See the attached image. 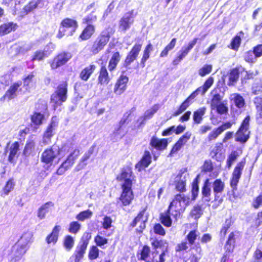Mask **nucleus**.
<instances>
[{"mask_svg": "<svg viewBox=\"0 0 262 262\" xmlns=\"http://www.w3.org/2000/svg\"><path fill=\"white\" fill-rule=\"evenodd\" d=\"M184 174V172L181 173L180 174H178L176 178V181H178L176 185V188L178 191L182 192L185 191V180L181 179V177Z\"/></svg>", "mask_w": 262, "mask_h": 262, "instance_id": "nucleus-50", "label": "nucleus"}, {"mask_svg": "<svg viewBox=\"0 0 262 262\" xmlns=\"http://www.w3.org/2000/svg\"><path fill=\"white\" fill-rule=\"evenodd\" d=\"M152 45L151 43H149L145 48L144 51V54L143 57L141 59V64H142V67H144L145 66V62L147 60V59L149 57V53L152 50Z\"/></svg>", "mask_w": 262, "mask_h": 262, "instance_id": "nucleus-54", "label": "nucleus"}, {"mask_svg": "<svg viewBox=\"0 0 262 262\" xmlns=\"http://www.w3.org/2000/svg\"><path fill=\"white\" fill-rule=\"evenodd\" d=\"M15 186V182L13 178H10L6 182L2 190V195H7L13 190Z\"/></svg>", "mask_w": 262, "mask_h": 262, "instance_id": "nucleus-36", "label": "nucleus"}, {"mask_svg": "<svg viewBox=\"0 0 262 262\" xmlns=\"http://www.w3.org/2000/svg\"><path fill=\"white\" fill-rule=\"evenodd\" d=\"M252 93L257 95L262 92V82L261 81L255 82L252 86Z\"/></svg>", "mask_w": 262, "mask_h": 262, "instance_id": "nucleus-64", "label": "nucleus"}, {"mask_svg": "<svg viewBox=\"0 0 262 262\" xmlns=\"http://www.w3.org/2000/svg\"><path fill=\"white\" fill-rule=\"evenodd\" d=\"M21 85L20 81L12 83L6 91L5 94L0 98V101L4 102L6 100H10L16 96V92Z\"/></svg>", "mask_w": 262, "mask_h": 262, "instance_id": "nucleus-13", "label": "nucleus"}, {"mask_svg": "<svg viewBox=\"0 0 262 262\" xmlns=\"http://www.w3.org/2000/svg\"><path fill=\"white\" fill-rule=\"evenodd\" d=\"M48 56L47 51L45 50H38L35 51L31 57V60L34 61H43Z\"/></svg>", "mask_w": 262, "mask_h": 262, "instance_id": "nucleus-35", "label": "nucleus"}, {"mask_svg": "<svg viewBox=\"0 0 262 262\" xmlns=\"http://www.w3.org/2000/svg\"><path fill=\"white\" fill-rule=\"evenodd\" d=\"M244 59L246 62L249 63H254L256 60L255 56L253 51H249L247 52L244 55Z\"/></svg>", "mask_w": 262, "mask_h": 262, "instance_id": "nucleus-57", "label": "nucleus"}, {"mask_svg": "<svg viewBox=\"0 0 262 262\" xmlns=\"http://www.w3.org/2000/svg\"><path fill=\"white\" fill-rule=\"evenodd\" d=\"M81 228L80 224L77 221H73L69 224L68 231L73 234H77Z\"/></svg>", "mask_w": 262, "mask_h": 262, "instance_id": "nucleus-49", "label": "nucleus"}, {"mask_svg": "<svg viewBox=\"0 0 262 262\" xmlns=\"http://www.w3.org/2000/svg\"><path fill=\"white\" fill-rule=\"evenodd\" d=\"M38 3L33 1H30L26 5H25L23 9V11L24 14L27 15L28 13L32 12L33 10L36 9L37 7Z\"/></svg>", "mask_w": 262, "mask_h": 262, "instance_id": "nucleus-46", "label": "nucleus"}, {"mask_svg": "<svg viewBox=\"0 0 262 262\" xmlns=\"http://www.w3.org/2000/svg\"><path fill=\"white\" fill-rule=\"evenodd\" d=\"M202 214V210L200 206H195L190 212V215L194 219H199Z\"/></svg>", "mask_w": 262, "mask_h": 262, "instance_id": "nucleus-62", "label": "nucleus"}, {"mask_svg": "<svg viewBox=\"0 0 262 262\" xmlns=\"http://www.w3.org/2000/svg\"><path fill=\"white\" fill-rule=\"evenodd\" d=\"M249 116H246L243 121L242 124L236 134V141L241 143H245L249 138L250 131L249 130Z\"/></svg>", "mask_w": 262, "mask_h": 262, "instance_id": "nucleus-8", "label": "nucleus"}, {"mask_svg": "<svg viewBox=\"0 0 262 262\" xmlns=\"http://www.w3.org/2000/svg\"><path fill=\"white\" fill-rule=\"evenodd\" d=\"M97 17L92 13L82 19V23L86 25H94L93 22L96 21Z\"/></svg>", "mask_w": 262, "mask_h": 262, "instance_id": "nucleus-53", "label": "nucleus"}, {"mask_svg": "<svg viewBox=\"0 0 262 262\" xmlns=\"http://www.w3.org/2000/svg\"><path fill=\"white\" fill-rule=\"evenodd\" d=\"M212 187L213 188V193H214L215 200H217L220 198L221 194L224 190L225 184L221 179H216L212 183Z\"/></svg>", "mask_w": 262, "mask_h": 262, "instance_id": "nucleus-28", "label": "nucleus"}, {"mask_svg": "<svg viewBox=\"0 0 262 262\" xmlns=\"http://www.w3.org/2000/svg\"><path fill=\"white\" fill-rule=\"evenodd\" d=\"M75 240L74 237L71 235H67L64 236L63 240V246L68 251H70L74 247Z\"/></svg>", "mask_w": 262, "mask_h": 262, "instance_id": "nucleus-38", "label": "nucleus"}, {"mask_svg": "<svg viewBox=\"0 0 262 262\" xmlns=\"http://www.w3.org/2000/svg\"><path fill=\"white\" fill-rule=\"evenodd\" d=\"M150 252V248L147 246H144L141 252V257L140 258L142 260H143L146 262H151L152 261V259L154 257L153 256L152 258L150 257L149 254Z\"/></svg>", "mask_w": 262, "mask_h": 262, "instance_id": "nucleus-43", "label": "nucleus"}, {"mask_svg": "<svg viewBox=\"0 0 262 262\" xmlns=\"http://www.w3.org/2000/svg\"><path fill=\"white\" fill-rule=\"evenodd\" d=\"M191 135V133L189 132H186L182 137H181L171 149L169 156H172L174 154L177 153L189 140Z\"/></svg>", "mask_w": 262, "mask_h": 262, "instance_id": "nucleus-18", "label": "nucleus"}, {"mask_svg": "<svg viewBox=\"0 0 262 262\" xmlns=\"http://www.w3.org/2000/svg\"><path fill=\"white\" fill-rule=\"evenodd\" d=\"M206 112V108L202 107L199 108L193 112V120L195 124H200L202 123L203 116Z\"/></svg>", "mask_w": 262, "mask_h": 262, "instance_id": "nucleus-33", "label": "nucleus"}, {"mask_svg": "<svg viewBox=\"0 0 262 262\" xmlns=\"http://www.w3.org/2000/svg\"><path fill=\"white\" fill-rule=\"evenodd\" d=\"M189 198L184 194H177L170 203L168 209L171 211V215L177 218L188 205Z\"/></svg>", "mask_w": 262, "mask_h": 262, "instance_id": "nucleus-4", "label": "nucleus"}, {"mask_svg": "<svg viewBox=\"0 0 262 262\" xmlns=\"http://www.w3.org/2000/svg\"><path fill=\"white\" fill-rule=\"evenodd\" d=\"M19 150V144L18 142L15 141L13 143L9 148V155L8 160L9 162L14 163L17 159V152Z\"/></svg>", "mask_w": 262, "mask_h": 262, "instance_id": "nucleus-23", "label": "nucleus"}, {"mask_svg": "<svg viewBox=\"0 0 262 262\" xmlns=\"http://www.w3.org/2000/svg\"><path fill=\"white\" fill-rule=\"evenodd\" d=\"M231 224V220L230 219H226L225 221V224H224L223 226L222 227L221 231L220 234L221 236H224L228 230V229L229 228Z\"/></svg>", "mask_w": 262, "mask_h": 262, "instance_id": "nucleus-63", "label": "nucleus"}, {"mask_svg": "<svg viewBox=\"0 0 262 262\" xmlns=\"http://www.w3.org/2000/svg\"><path fill=\"white\" fill-rule=\"evenodd\" d=\"M144 211L140 212L132 222V227L139 225V228H137L136 230L140 233L142 232L143 229L145 227V221L146 219L144 217Z\"/></svg>", "mask_w": 262, "mask_h": 262, "instance_id": "nucleus-24", "label": "nucleus"}, {"mask_svg": "<svg viewBox=\"0 0 262 262\" xmlns=\"http://www.w3.org/2000/svg\"><path fill=\"white\" fill-rule=\"evenodd\" d=\"M212 70V66L211 65L206 64L201 68L199 71V74L202 76H205L207 74H209Z\"/></svg>", "mask_w": 262, "mask_h": 262, "instance_id": "nucleus-60", "label": "nucleus"}, {"mask_svg": "<svg viewBox=\"0 0 262 262\" xmlns=\"http://www.w3.org/2000/svg\"><path fill=\"white\" fill-rule=\"evenodd\" d=\"M111 34L106 30L102 31L92 42L89 47L91 55H96L103 50L110 40Z\"/></svg>", "mask_w": 262, "mask_h": 262, "instance_id": "nucleus-1", "label": "nucleus"}, {"mask_svg": "<svg viewBox=\"0 0 262 262\" xmlns=\"http://www.w3.org/2000/svg\"><path fill=\"white\" fill-rule=\"evenodd\" d=\"M236 234L234 232H231L228 236L227 241L226 242L225 249V253H227L229 255L231 253L234 248V244L235 242Z\"/></svg>", "mask_w": 262, "mask_h": 262, "instance_id": "nucleus-31", "label": "nucleus"}, {"mask_svg": "<svg viewBox=\"0 0 262 262\" xmlns=\"http://www.w3.org/2000/svg\"><path fill=\"white\" fill-rule=\"evenodd\" d=\"M96 69V65L89 64L82 69L79 73V77L83 81H87Z\"/></svg>", "mask_w": 262, "mask_h": 262, "instance_id": "nucleus-17", "label": "nucleus"}, {"mask_svg": "<svg viewBox=\"0 0 262 262\" xmlns=\"http://www.w3.org/2000/svg\"><path fill=\"white\" fill-rule=\"evenodd\" d=\"M244 33L242 31H241L238 34L236 35L231 40L230 43V48L232 50L235 51H237L241 43V35H243Z\"/></svg>", "mask_w": 262, "mask_h": 262, "instance_id": "nucleus-42", "label": "nucleus"}, {"mask_svg": "<svg viewBox=\"0 0 262 262\" xmlns=\"http://www.w3.org/2000/svg\"><path fill=\"white\" fill-rule=\"evenodd\" d=\"M232 126V124L229 122H227L223 124L219 127L214 129L210 132L208 136L209 141L215 139L220 134H221L226 129L230 128Z\"/></svg>", "mask_w": 262, "mask_h": 262, "instance_id": "nucleus-20", "label": "nucleus"}, {"mask_svg": "<svg viewBox=\"0 0 262 262\" xmlns=\"http://www.w3.org/2000/svg\"><path fill=\"white\" fill-rule=\"evenodd\" d=\"M99 250L97 246L95 245L92 246L90 247L89 253L88 257L90 260L96 259L99 257Z\"/></svg>", "mask_w": 262, "mask_h": 262, "instance_id": "nucleus-47", "label": "nucleus"}, {"mask_svg": "<svg viewBox=\"0 0 262 262\" xmlns=\"http://www.w3.org/2000/svg\"><path fill=\"white\" fill-rule=\"evenodd\" d=\"M120 59L121 55L119 52H114L108 61V69L110 72H112L116 69Z\"/></svg>", "mask_w": 262, "mask_h": 262, "instance_id": "nucleus-29", "label": "nucleus"}, {"mask_svg": "<svg viewBox=\"0 0 262 262\" xmlns=\"http://www.w3.org/2000/svg\"><path fill=\"white\" fill-rule=\"evenodd\" d=\"M159 109L158 105H154L151 108L147 110L143 116L140 117L137 121L134 126L135 127L140 128L145 124V121L150 119L154 114L157 112Z\"/></svg>", "mask_w": 262, "mask_h": 262, "instance_id": "nucleus-14", "label": "nucleus"}, {"mask_svg": "<svg viewBox=\"0 0 262 262\" xmlns=\"http://www.w3.org/2000/svg\"><path fill=\"white\" fill-rule=\"evenodd\" d=\"M35 73L33 71L30 72L27 76L23 78L24 86H28L35 76Z\"/></svg>", "mask_w": 262, "mask_h": 262, "instance_id": "nucleus-61", "label": "nucleus"}, {"mask_svg": "<svg viewBox=\"0 0 262 262\" xmlns=\"http://www.w3.org/2000/svg\"><path fill=\"white\" fill-rule=\"evenodd\" d=\"M212 183L209 179H206L202 188V194L203 198L206 202H209L211 192Z\"/></svg>", "mask_w": 262, "mask_h": 262, "instance_id": "nucleus-27", "label": "nucleus"}, {"mask_svg": "<svg viewBox=\"0 0 262 262\" xmlns=\"http://www.w3.org/2000/svg\"><path fill=\"white\" fill-rule=\"evenodd\" d=\"M26 245L20 244L19 241L16 242L13 246L12 252L16 258L21 257L26 252Z\"/></svg>", "mask_w": 262, "mask_h": 262, "instance_id": "nucleus-30", "label": "nucleus"}, {"mask_svg": "<svg viewBox=\"0 0 262 262\" xmlns=\"http://www.w3.org/2000/svg\"><path fill=\"white\" fill-rule=\"evenodd\" d=\"M96 32L95 25H86L80 33L78 39L80 41H86L92 37Z\"/></svg>", "mask_w": 262, "mask_h": 262, "instance_id": "nucleus-16", "label": "nucleus"}, {"mask_svg": "<svg viewBox=\"0 0 262 262\" xmlns=\"http://www.w3.org/2000/svg\"><path fill=\"white\" fill-rule=\"evenodd\" d=\"M191 104V102H189L186 99L180 106L178 110L176 111L173 114V116H178L183 112H184Z\"/></svg>", "mask_w": 262, "mask_h": 262, "instance_id": "nucleus-51", "label": "nucleus"}, {"mask_svg": "<svg viewBox=\"0 0 262 262\" xmlns=\"http://www.w3.org/2000/svg\"><path fill=\"white\" fill-rule=\"evenodd\" d=\"M32 123L36 126H39L42 123L44 115L40 113L35 112L31 116Z\"/></svg>", "mask_w": 262, "mask_h": 262, "instance_id": "nucleus-39", "label": "nucleus"}, {"mask_svg": "<svg viewBox=\"0 0 262 262\" xmlns=\"http://www.w3.org/2000/svg\"><path fill=\"white\" fill-rule=\"evenodd\" d=\"M177 39L174 38L172 39L170 43L166 46L160 54V57H164L167 55L168 52L172 50L175 47Z\"/></svg>", "mask_w": 262, "mask_h": 262, "instance_id": "nucleus-48", "label": "nucleus"}, {"mask_svg": "<svg viewBox=\"0 0 262 262\" xmlns=\"http://www.w3.org/2000/svg\"><path fill=\"white\" fill-rule=\"evenodd\" d=\"M61 227L59 225H55L51 233H50L46 237L45 241L48 244H56L58 240L59 232Z\"/></svg>", "mask_w": 262, "mask_h": 262, "instance_id": "nucleus-21", "label": "nucleus"}, {"mask_svg": "<svg viewBox=\"0 0 262 262\" xmlns=\"http://www.w3.org/2000/svg\"><path fill=\"white\" fill-rule=\"evenodd\" d=\"M80 154V152L79 149L77 148L74 149L62 162L56 170V173L58 175L63 174L66 171L70 169L73 166Z\"/></svg>", "mask_w": 262, "mask_h": 262, "instance_id": "nucleus-6", "label": "nucleus"}, {"mask_svg": "<svg viewBox=\"0 0 262 262\" xmlns=\"http://www.w3.org/2000/svg\"><path fill=\"white\" fill-rule=\"evenodd\" d=\"M78 27V24L76 19L69 17L64 18L60 23V26L56 37L61 39L65 35L68 29H71L75 31L77 29Z\"/></svg>", "mask_w": 262, "mask_h": 262, "instance_id": "nucleus-7", "label": "nucleus"}, {"mask_svg": "<svg viewBox=\"0 0 262 262\" xmlns=\"http://www.w3.org/2000/svg\"><path fill=\"white\" fill-rule=\"evenodd\" d=\"M18 27V25L12 21L4 23L0 25V36H4L12 32H14Z\"/></svg>", "mask_w": 262, "mask_h": 262, "instance_id": "nucleus-22", "label": "nucleus"}, {"mask_svg": "<svg viewBox=\"0 0 262 262\" xmlns=\"http://www.w3.org/2000/svg\"><path fill=\"white\" fill-rule=\"evenodd\" d=\"M198 40V38H194L190 41L187 46H184L178 53V56L173 60V65H178L188 54L189 51L193 48Z\"/></svg>", "mask_w": 262, "mask_h": 262, "instance_id": "nucleus-12", "label": "nucleus"}, {"mask_svg": "<svg viewBox=\"0 0 262 262\" xmlns=\"http://www.w3.org/2000/svg\"><path fill=\"white\" fill-rule=\"evenodd\" d=\"M96 246L102 247L108 243V239L100 235H97L94 238Z\"/></svg>", "mask_w": 262, "mask_h": 262, "instance_id": "nucleus-58", "label": "nucleus"}, {"mask_svg": "<svg viewBox=\"0 0 262 262\" xmlns=\"http://www.w3.org/2000/svg\"><path fill=\"white\" fill-rule=\"evenodd\" d=\"M245 165V160L243 159L237 163L232 173V179L230 181V185L233 190L236 189V186L241 178L242 170Z\"/></svg>", "mask_w": 262, "mask_h": 262, "instance_id": "nucleus-11", "label": "nucleus"}, {"mask_svg": "<svg viewBox=\"0 0 262 262\" xmlns=\"http://www.w3.org/2000/svg\"><path fill=\"white\" fill-rule=\"evenodd\" d=\"M238 156V154L236 151L231 152L227 160V165L229 168L231 166L232 164L236 160Z\"/></svg>", "mask_w": 262, "mask_h": 262, "instance_id": "nucleus-59", "label": "nucleus"}, {"mask_svg": "<svg viewBox=\"0 0 262 262\" xmlns=\"http://www.w3.org/2000/svg\"><path fill=\"white\" fill-rule=\"evenodd\" d=\"M199 235V232L196 230L190 231L186 236V238L190 245L194 243L195 239Z\"/></svg>", "mask_w": 262, "mask_h": 262, "instance_id": "nucleus-55", "label": "nucleus"}, {"mask_svg": "<svg viewBox=\"0 0 262 262\" xmlns=\"http://www.w3.org/2000/svg\"><path fill=\"white\" fill-rule=\"evenodd\" d=\"M35 146V142L33 139H28L25 145L23 154L25 156H28L34 150Z\"/></svg>", "mask_w": 262, "mask_h": 262, "instance_id": "nucleus-41", "label": "nucleus"}, {"mask_svg": "<svg viewBox=\"0 0 262 262\" xmlns=\"http://www.w3.org/2000/svg\"><path fill=\"white\" fill-rule=\"evenodd\" d=\"M92 215V212L88 209L86 210L82 211L79 212L76 215V219L80 221H83L85 219L90 218Z\"/></svg>", "mask_w": 262, "mask_h": 262, "instance_id": "nucleus-52", "label": "nucleus"}, {"mask_svg": "<svg viewBox=\"0 0 262 262\" xmlns=\"http://www.w3.org/2000/svg\"><path fill=\"white\" fill-rule=\"evenodd\" d=\"M54 130L52 128L47 127L43 134V142L45 144H49L51 141V139L54 136Z\"/></svg>", "mask_w": 262, "mask_h": 262, "instance_id": "nucleus-44", "label": "nucleus"}, {"mask_svg": "<svg viewBox=\"0 0 262 262\" xmlns=\"http://www.w3.org/2000/svg\"><path fill=\"white\" fill-rule=\"evenodd\" d=\"M68 83L67 80L59 83L50 98L51 102L53 103L54 110L66 102L68 99Z\"/></svg>", "mask_w": 262, "mask_h": 262, "instance_id": "nucleus-3", "label": "nucleus"}, {"mask_svg": "<svg viewBox=\"0 0 262 262\" xmlns=\"http://www.w3.org/2000/svg\"><path fill=\"white\" fill-rule=\"evenodd\" d=\"M53 146L46 148L41 153L40 161L42 163L47 165H51L54 160L59 154V151L57 153L53 150Z\"/></svg>", "mask_w": 262, "mask_h": 262, "instance_id": "nucleus-9", "label": "nucleus"}, {"mask_svg": "<svg viewBox=\"0 0 262 262\" xmlns=\"http://www.w3.org/2000/svg\"><path fill=\"white\" fill-rule=\"evenodd\" d=\"M71 52L63 51L56 54L49 62L51 70H55L66 65L72 58Z\"/></svg>", "mask_w": 262, "mask_h": 262, "instance_id": "nucleus-5", "label": "nucleus"}, {"mask_svg": "<svg viewBox=\"0 0 262 262\" xmlns=\"http://www.w3.org/2000/svg\"><path fill=\"white\" fill-rule=\"evenodd\" d=\"M131 19V13L128 12L125 14L119 21V28L122 31H125L130 27Z\"/></svg>", "mask_w": 262, "mask_h": 262, "instance_id": "nucleus-32", "label": "nucleus"}, {"mask_svg": "<svg viewBox=\"0 0 262 262\" xmlns=\"http://www.w3.org/2000/svg\"><path fill=\"white\" fill-rule=\"evenodd\" d=\"M231 97V100L237 108H241L244 106L245 100L242 96L237 94H233Z\"/></svg>", "mask_w": 262, "mask_h": 262, "instance_id": "nucleus-40", "label": "nucleus"}, {"mask_svg": "<svg viewBox=\"0 0 262 262\" xmlns=\"http://www.w3.org/2000/svg\"><path fill=\"white\" fill-rule=\"evenodd\" d=\"M128 78L121 74L117 79L114 89V93L120 95L122 94L126 89Z\"/></svg>", "mask_w": 262, "mask_h": 262, "instance_id": "nucleus-15", "label": "nucleus"}, {"mask_svg": "<svg viewBox=\"0 0 262 262\" xmlns=\"http://www.w3.org/2000/svg\"><path fill=\"white\" fill-rule=\"evenodd\" d=\"M91 237L90 232H85L83 234L79 244L70 257V262H80L83 259Z\"/></svg>", "mask_w": 262, "mask_h": 262, "instance_id": "nucleus-2", "label": "nucleus"}, {"mask_svg": "<svg viewBox=\"0 0 262 262\" xmlns=\"http://www.w3.org/2000/svg\"><path fill=\"white\" fill-rule=\"evenodd\" d=\"M108 72L105 66H101L98 72V83L101 85L107 84L110 81Z\"/></svg>", "mask_w": 262, "mask_h": 262, "instance_id": "nucleus-19", "label": "nucleus"}, {"mask_svg": "<svg viewBox=\"0 0 262 262\" xmlns=\"http://www.w3.org/2000/svg\"><path fill=\"white\" fill-rule=\"evenodd\" d=\"M122 192L119 199L123 205L126 206L131 202V180L126 179L122 186Z\"/></svg>", "mask_w": 262, "mask_h": 262, "instance_id": "nucleus-10", "label": "nucleus"}, {"mask_svg": "<svg viewBox=\"0 0 262 262\" xmlns=\"http://www.w3.org/2000/svg\"><path fill=\"white\" fill-rule=\"evenodd\" d=\"M151 162V157L150 153L148 151H145L140 162L136 164V168L140 171L142 169L148 167Z\"/></svg>", "mask_w": 262, "mask_h": 262, "instance_id": "nucleus-26", "label": "nucleus"}, {"mask_svg": "<svg viewBox=\"0 0 262 262\" xmlns=\"http://www.w3.org/2000/svg\"><path fill=\"white\" fill-rule=\"evenodd\" d=\"M54 204L52 202H48L41 205L38 209L37 216L40 219H43L45 217L46 213L49 211V208L53 206Z\"/></svg>", "mask_w": 262, "mask_h": 262, "instance_id": "nucleus-34", "label": "nucleus"}, {"mask_svg": "<svg viewBox=\"0 0 262 262\" xmlns=\"http://www.w3.org/2000/svg\"><path fill=\"white\" fill-rule=\"evenodd\" d=\"M150 144L157 150H162L167 147L168 142L166 139H159L157 137H153L150 140Z\"/></svg>", "mask_w": 262, "mask_h": 262, "instance_id": "nucleus-25", "label": "nucleus"}, {"mask_svg": "<svg viewBox=\"0 0 262 262\" xmlns=\"http://www.w3.org/2000/svg\"><path fill=\"white\" fill-rule=\"evenodd\" d=\"M239 78V71L237 69H232L229 75V82L228 85H234Z\"/></svg>", "mask_w": 262, "mask_h": 262, "instance_id": "nucleus-45", "label": "nucleus"}, {"mask_svg": "<svg viewBox=\"0 0 262 262\" xmlns=\"http://www.w3.org/2000/svg\"><path fill=\"white\" fill-rule=\"evenodd\" d=\"M142 45V40H140L136 43L132 48V61L135 59L141 50Z\"/></svg>", "mask_w": 262, "mask_h": 262, "instance_id": "nucleus-56", "label": "nucleus"}, {"mask_svg": "<svg viewBox=\"0 0 262 262\" xmlns=\"http://www.w3.org/2000/svg\"><path fill=\"white\" fill-rule=\"evenodd\" d=\"M171 215V211H169L168 209L166 212L161 214L160 220L161 223L166 227H170L171 225L172 220L170 218Z\"/></svg>", "mask_w": 262, "mask_h": 262, "instance_id": "nucleus-37", "label": "nucleus"}]
</instances>
